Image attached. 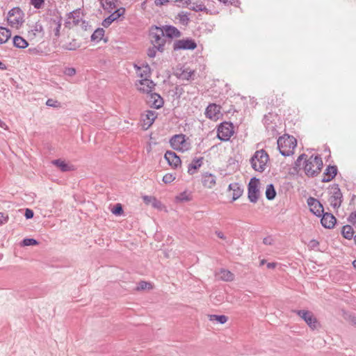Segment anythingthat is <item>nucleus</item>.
Returning a JSON list of instances; mask_svg holds the SVG:
<instances>
[{"label": "nucleus", "mask_w": 356, "mask_h": 356, "mask_svg": "<svg viewBox=\"0 0 356 356\" xmlns=\"http://www.w3.org/2000/svg\"><path fill=\"white\" fill-rule=\"evenodd\" d=\"M277 143L280 153L282 156H287L293 153V150L297 145V140L293 136L284 134L279 137Z\"/></svg>", "instance_id": "f257e3e1"}, {"label": "nucleus", "mask_w": 356, "mask_h": 356, "mask_svg": "<svg viewBox=\"0 0 356 356\" xmlns=\"http://www.w3.org/2000/svg\"><path fill=\"white\" fill-rule=\"evenodd\" d=\"M304 170L308 177L317 176L323 167V161L320 156H311L308 159H305Z\"/></svg>", "instance_id": "f03ea898"}, {"label": "nucleus", "mask_w": 356, "mask_h": 356, "mask_svg": "<svg viewBox=\"0 0 356 356\" xmlns=\"http://www.w3.org/2000/svg\"><path fill=\"white\" fill-rule=\"evenodd\" d=\"M149 40L151 44L156 47L158 51H164L166 39L163 35V28L152 26L149 29Z\"/></svg>", "instance_id": "7ed1b4c3"}, {"label": "nucleus", "mask_w": 356, "mask_h": 356, "mask_svg": "<svg viewBox=\"0 0 356 356\" xmlns=\"http://www.w3.org/2000/svg\"><path fill=\"white\" fill-rule=\"evenodd\" d=\"M269 160L267 152L264 150H257L250 159V163L252 168L259 172H263L266 169V165Z\"/></svg>", "instance_id": "20e7f679"}, {"label": "nucleus", "mask_w": 356, "mask_h": 356, "mask_svg": "<svg viewBox=\"0 0 356 356\" xmlns=\"http://www.w3.org/2000/svg\"><path fill=\"white\" fill-rule=\"evenodd\" d=\"M328 202L334 209H339L342 203L343 195L339 188V184H334L331 186L328 191Z\"/></svg>", "instance_id": "39448f33"}, {"label": "nucleus", "mask_w": 356, "mask_h": 356, "mask_svg": "<svg viewBox=\"0 0 356 356\" xmlns=\"http://www.w3.org/2000/svg\"><path fill=\"white\" fill-rule=\"evenodd\" d=\"M24 16L23 11L19 7H15L8 13V23L13 28H19L24 22Z\"/></svg>", "instance_id": "423d86ee"}, {"label": "nucleus", "mask_w": 356, "mask_h": 356, "mask_svg": "<svg viewBox=\"0 0 356 356\" xmlns=\"http://www.w3.org/2000/svg\"><path fill=\"white\" fill-rule=\"evenodd\" d=\"M170 144L171 147L178 151L182 152H186L191 148V143L186 140V136L180 134L173 136L170 139Z\"/></svg>", "instance_id": "0eeeda50"}, {"label": "nucleus", "mask_w": 356, "mask_h": 356, "mask_svg": "<svg viewBox=\"0 0 356 356\" xmlns=\"http://www.w3.org/2000/svg\"><path fill=\"white\" fill-rule=\"evenodd\" d=\"M234 126L231 122H222L217 129V137L221 141H228L234 134Z\"/></svg>", "instance_id": "6e6552de"}, {"label": "nucleus", "mask_w": 356, "mask_h": 356, "mask_svg": "<svg viewBox=\"0 0 356 356\" xmlns=\"http://www.w3.org/2000/svg\"><path fill=\"white\" fill-rule=\"evenodd\" d=\"M259 180L256 177H252L248 186V197L250 202L256 203L259 196Z\"/></svg>", "instance_id": "1a4fd4ad"}, {"label": "nucleus", "mask_w": 356, "mask_h": 356, "mask_svg": "<svg viewBox=\"0 0 356 356\" xmlns=\"http://www.w3.org/2000/svg\"><path fill=\"white\" fill-rule=\"evenodd\" d=\"M293 312L303 319L311 329L314 330L317 327L318 321L312 312L302 309L293 310Z\"/></svg>", "instance_id": "9d476101"}, {"label": "nucleus", "mask_w": 356, "mask_h": 356, "mask_svg": "<svg viewBox=\"0 0 356 356\" xmlns=\"http://www.w3.org/2000/svg\"><path fill=\"white\" fill-rule=\"evenodd\" d=\"M197 47L195 41L191 38H185L175 41L173 44V49L175 51L184 49V50H193Z\"/></svg>", "instance_id": "9b49d317"}, {"label": "nucleus", "mask_w": 356, "mask_h": 356, "mask_svg": "<svg viewBox=\"0 0 356 356\" xmlns=\"http://www.w3.org/2000/svg\"><path fill=\"white\" fill-rule=\"evenodd\" d=\"M307 204L309 207L311 212L316 216L321 217L323 213L324 209L322 204L316 198L309 197L307 200Z\"/></svg>", "instance_id": "f8f14e48"}, {"label": "nucleus", "mask_w": 356, "mask_h": 356, "mask_svg": "<svg viewBox=\"0 0 356 356\" xmlns=\"http://www.w3.org/2000/svg\"><path fill=\"white\" fill-rule=\"evenodd\" d=\"M125 13V8L123 7L118 8L113 12L108 17L104 19L102 23V26L108 28L112 22L123 17Z\"/></svg>", "instance_id": "ddd939ff"}, {"label": "nucleus", "mask_w": 356, "mask_h": 356, "mask_svg": "<svg viewBox=\"0 0 356 356\" xmlns=\"http://www.w3.org/2000/svg\"><path fill=\"white\" fill-rule=\"evenodd\" d=\"M164 159L167 161L168 163L173 168H177L181 165V161L177 154L172 151H166L164 155Z\"/></svg>", "instance_id": "4468645a"}, {"label": "nucleus", "mask_w": 356, "mask_h": 356, "mask_svg": "<svg viewBox=\"0 0 356 356\" xmlns=\"http://www.w3.org/2000/svg\"><path fill=\"white\" fill-rule=\"evenodd\" d=\"M147 102L152 107L156 109L161 108L164 103L161 95L156 92H152L147 95Z\"/></svg>", "instance_id": "2eb2a0df"}, {"label": "nucleus", "mask_w": 356, "mask_h": 356, "mask_svg": "<svg viewBox=\"0 0 356 356\" xmlns=\"http://www.w3.org/2000/svg\"><path fill=\"white\" fill-rule=\"evenodd\" d=\"M321 222L322 226L327 229H332L334 227L337 219L333 214L330 213H324L321 216Z\"/></svg>", "instance_id": "dca6fc26"}, {"label": "nucleus", "mask_w": 356, "mask_h": 356, "mask_svg": "<svg viewBox=\"0 0 356 356\" xmlns=\"http://www.w3.org/2000/svg\"><path fill=\"white\" fill-rule=\"evenodd\" d=\"M195 70H191L189 67H181L175 73V76L181 80L190 81L193 79Z\"/></svg>", "instance_id": "f3484780"}, {"label": "nucleus", "mask_w": 356, "mask_h": 356, "mask_svg": "<svg viewBox=\"0 0 356 356\" xmlns=\"http://www.w3.org/2000/svg\"><path fill=\"white\" fill-rule=\"evenodd\" d=\"M220 112V107L215 104H210L206 108L205 115L209 119H217Z\"/></svg>", "instance_id": "a211bd4d"}, {"label": "nucleus", "mask_w": 356, "mask_h": 356, "mask_svg": "<svg viewBox=\"0 0 356 356\" xmlns=\"http://www.w3.org/2000/svg\"><path fill=\"white\" fill-rule=\"evenodd\" d=\"M337 172L338 170L336 165H328L323 173L322 181L329 182L332 181L337 175Z\"/></svg>", "instance_id": "6ab92c4d"}, {"label": "nucleus", "mask_w": 356, "mask_h": 356, "mask_svg": "<svg viewBox=\"0 0 356 356\" xmlns=\"http://www.w3.org/2000/svg\"><path fill=\"white\" fill-rule=\"evenodd\" d=\"M163 29V35L168 38H179L181 36V32L175 26L171 25H165L162 26Z\"/></svg>", "instance_id": "aec40b11"}, {"label": "nucleus", "mask_w": 356, "mask_h": 356, "mask_svg": "<svg viewBox=\"0 0 356 356\" xmlns=\"http://www.w3.org/2000/svg\"><path fill=\"white\" fill-rule=\"evenodd\" d=\"M139 83L140 85L139 90L140 91L146 92L147 95L152 93V90L154 89L155 84L152 80L149 79H143L139 81Z\"/></svg>", "instance_id": "412c9836"}, {"label": "nucleus", "mask_w": 356, "mask_h": 356, "mask_svg": "<svg viewBox=\"0 0 356 356\" xmlns=\"http://www.w3.org/2000/svg\"><path fill=\"white\" fill-rule=\"evenodd\" d=\"M228 190L232 191V201L238 199L243 193V188L238 183H232L228 186Z\"/></svg>", "instance_id": "4be33fe9"}, {"label": "nucleus", "mask_w": 356, "mask_h": 356, "mask_svg": "<svg viewBox=\"0 0 356 356\" xmlns=\"http://www.w3.org/2000/svg\"><path fill=\"white\" fill-rule=\"evenodd\" d=\"M202 183L208 188H212L216 185V176L211 173L205 172L202 175Z\"/></svg>", "instance_id": "5701e85b"}, {"label": "nucleus", "mask_w": 356, "mask_h": 356, "mask_svg": "<svg viewBox=\"0 0 356 356\" xmlns=\"http://www.w3.org/2000/svg\"><path fill=\"white\" fill-rule=\"evenodd\" d=\"M157 117V113L153 111H147L145 115H143V126L146 129L149 128L154 122Z\"/></svg>", "instance_id": "b1692460"}, {"label": "nucleus", "mask_w": 356, "mask_h": 356, "mask_svg": "<svg viewBox=\"0 0 356 356\" xmlns=\"http://www.w3.org/2000/svg\"><path fill=\"white\" fill-rule=\"evenodd\" d=\"M134 67L136 69L138 76L142 79H148L151 74V69L147 64L143 65L142 66L134 65Z\"/></svg>", "instance_id": "393cba45"}, {"label": "nucleus", "mask_w": 356, "mask_h": 356, "mask_svg": "<svg viewBox=\"0 0 356 356\" xmlns=\"http://www.w3.org/2000/svg\"><path fill=\"white\" fill-rule=\"evenodd\" d=\"M203 157L195 158L192 162L188 165V173L189 175H193L196 170L200 168L202 164Z\"/></svg>", "instance_id": "a878e982"}, {"label": "nucleus", "mask_w": 356, "mask_h": 356, "mask_svg": "<svg viewBox=\"0 0 356 356\" xmlns=\"http://www.w3.org/2000/svg\"><path fill=\"white\" fill-rule=\"evenodd\" d=\"M52 164L58 167L62 172H68L72 170V166L69 165L65 161L56 159L51 161Z\"/></svg>", "instance_id": "bb28decb"}, {"label": "nucleus", "mask_w": 356, "mask_h": 356, "mask_svg": "<svg viewBox=\"0 0 356 356\" xmlns=\"http://www.w3.org/2000/svg\"><path fill=\"white\" fill-rule=\"evenodd\" d=\"M13 45L19 49H24L28 47V42L19 35H15L13 38Z\"/></svg>", "instance_id": "cd10ccee"}, {"label": "nucleus", "mask_w": 356, "mask_h": 356, "mask_svg": "<svg viewBox=\"0 0 356 356\" xmlns=\"http://www.w3.org/2000/svg\"><path fill=\"white\" fill-rule=\"evenodd\" d=\"M354 234L355 232L351 225H346L342 227L341 234L345 238L348 240L352 239L355 236Z\"/></svg>", "instance_id": "c85d7f7f"}, {"label": "nucleus", "mask_w": 356, "mask_h": 356, "mask_svg": "<svg viewBox=\"0 0 356 356\" xmlns=\"http://www.w3.org/2000/svg\"><path fill=\"white\" fill-rule=\"evenodd\" d=\"M117 0H100L102 8L109 13L116 8L115 2Z\"/></svg>", "instance_id": "c756f323"}, {"label": "nucleus", "mask_w": 356, "mask_h": 356, "mask_svg": "<svg viewBox=\"0 0 356 356\" xmlns=\"http://www.w3.org/2000/svg\"><path fill=\"white\" fill-rule=\"evenodd\" d=\"M11 36V32L9 29L0 26V44L6 42Z\"/></svg>", "instance_id": "7c9ffc66"}, {"label": "nucleus", "mask_w": 356, "mask_h": 356, "mask_svg": "<svg viewBox=\"0 0 356 356\" xmlns=\"http://www.w3.org/2000/svg\"><path fill=\"white\" fill-rule=\"evenodd\" d=\"M104 30L102 28L97 29L91 35V41L99 42L104 35Z\"/></svg>", "instance_id": "2f4dec72"}, {"label": "nucleus", "mask_w": 356, "mask_h": 356, "mask_svg": "<svg viewBox=\"0 0 356 356\" xmlns=\"http://www.w3.org/2000/svg\"><path fill=\"white\" fill-rule=\"evenodd\" d=\"M220 279L223 281L229 282L234 280V274L229 270L221 269L219 273Z\"/></svg>", "instance_id": "473e14b6"}, {"label": "nucleus", "mask_w": 356, "mask_h": 356, "mask_svg": "<svg viewBox=\"0 0 356 356\" xmlns=\"http://www.w3.org/2000/svg\"><path fill=\"white\" fill-rule=\"evenodd\" d=\"M276 196V191L275 189L274 185L273 184H270L267 185L266 190V197L268 200H273L275 199Z\"/></svg>", "instance_id": "72a5a7b5"}, {"label": "nucleus", "mask_w": 356, "mask_h": 356, "mask_svg": "<svg viewBox=\"0 0 356 356\" xmlns=\"http://www.w3.org/2000/svg\"><path fill=\"white\" fill-rule=\"evenodd\" d=\"M208 317H209V321H217L220 324H224L228 320V318L225 315L210 314L208 316Z\"/></svg>", "instance_id": "f704fd0d"}, {"label": "nucleus", "mask_w": 356, "mask_h": 356, "mask_svg": "<svg viewBox=\"0 0 356 356\" xmlns=\"http://www.w3.org/2000/svg\"><path fill=\"white\" fill-rule=\"evenodd\" d=\"M32 32L33 33V35L35 36L40 35L42 36L44 35V29L42 27V25L39 22H36L33 26L32 29Z\"/></svg>", "instance_id": "c9c22d12"}, {"label": "nucleus", "mask_w": 356, "mask_h": 356, "mask_svg": "<svg viewBox=\"0 0 356 356\" xmlns=\"http://www.w3.org/2000/svg\"><path fill=\"white\" fill-rule=\"evenodd\" d=\"M177 19H179V23L182 25H187L190 21L188 14L187 13L181 12L177 15Z\"/></svg>", "instance_id": "e433bc0d"}, {"label": "nucleus", "mask_w": 356, "mask_h": 356, "mask_svg": "<svg viewBox=\"0 0 356 356\" xmlns=\"http://www.w3.org/2000/svg\"><path fill=\"white\" fill-rule=\"evenodd\" d=\"M80 14H81V12H80V10L79 9V10H75L71 12L69 15V18L73 19V23L75 25H77L79 22V20L81 19Z\"/></svg>", "instance_id": "4c0bfd02"}, {"label": "nucleus", "mask_w": 356, "mask_h": 356, "mask_svg": "<svg viewBox=\"0 0 356 356\" xmlns=\"http://www.w3.org/2000/svg\"><path fill=\"white\" fill-rule=\"evenodd\" d=\"M38 241L34 238H26L22 241V246H29L38 245Z\"/></svg>", "instance_id": "58836bf2"}, {"label": "nucleus", "mask_w": 356, "mask_h": 356, "mask_svg": "<svg viewBox=\"0 0 356 356\" xmlns=\"http://www.w3.org/2000/svg\"><path fill=\"white\" fill-rule=\"evenodd\" d=\"M190 9L195 12L204 11L207 10L204 4L197 3H194L193 6L190 8Z\"/></svg>", "instance_id": "ea45409f"}, {"label": "nucleus", "mask_w": 356, "mask_h": 356, "mask_svg": "<svg viewBox=\"0 0 356 356\" xmlns=\"http://www.w3.org/2000/svg\"><path fill=\"white\" fill-rule=\"evenodd\" d=\"M54 22L56 24V27L54 29V35L56 37H59L60 35V30L61 28V17H58V20H54Z\"/></svg>", "instance_id": "a19ab883"}, {"label": "nucleus", "mask_w": 356, "mask_h": 356, "mask_svg": "<svg viewBox=\"0 0 356 356\" xmlns=\"http://www.w3.org/2000/svg\"><path fill=\"white\" fill-rule=\"evenodd\" d=\"M112 213L117 216H120L123 213V209L121 204H116L111 210Z\"/></svg>", "instance_id": "79ce46f5"}, {"label": "nucleus", "mask_w": 356, "mask_h": 356, "mask_svg": "<svg viewBox=\"0 0 356 356\" xmlns=\"http://www.w3.org/2000/svg\"><path fill=\"white\" fill-rule=\"evenodd\" d=\"M175 179V175L172 173H167L163 177V181L165 184H170Z\"/></svg>", "instance_id": "37998d69"}, {"label": "nucleus", "mask_w": 356, "mask_h": 356, "mask_svg": "<svg viewBox=\"0 0 356 356\" xmlns=\"http://www.w3.org/2000/svg\"><path fill=\"white\" fill-rule=\"evenodd\" d=\"M79 45H77L75 42H70L68 44H65L63 47L66 50L73 51L76 50L79 48Z\"/></svg>", "instance_id": "c03bdc74"}, {"label": "nucleus", "mask_w": 356, "mask_h": 356, "mask_svg": "<svg viewBox=\"0 0 356 356\" xmlns=\"http://www.w3.org/2000/svg\"><path fill=\"white\" fill-rule=\"evenodd\" d=\"M9 220L8 215L3 212H0V226L7 223Z\"/></svg>", "instance_id": "a18cd8bd"}, {"label": "nucleus", "mask_w": 356, "mask_h": 356, "mask_svg": "<svg viewBox=\"0 0 356 356\" xmlns=\"http://www.w3.org/2000/svg\"><path fill=\"white\" fill-rule=\"evenodd\" d=\"M46 105L50 107H58L60 106V102L53 99H48L46 102Z\"/></svg>", "instance_id": "49530a36"}, {"label": "nucleus", "mask_w": 356, "mask_h": 356, "mask_svg": "<svg viewBox=\"0 0 356 356\" xmlns=\"http://www.w3.org/2000/svg\"><path fill=\"white\" fill-rule=\"evenodd\" d=\"M306 157H307V155L305 154H300L298 158L297 159V160L295 161V167L297 168H300L301 165H302V161L303 159H306Z\"/></svg>", "instance_id": "de8ad7c7"}, {"label": "nucleus", "mask_w": 356, "mask_h": 356, "mask_svg": "<svg viewBox=\"0 0 356 356\" xmlns=\"http://www.w3.org/2000/svg\"><path fill=\"white\" fill-rule=\"evenodd\" d=\"M157 48L156 47L152 45V47H149L147 50V56L149 57V58H154L156 56V51H157Z\"/></svg>", "instance_id": "09e8293b"}, {"label": "nucleus", "mask_w": 356, "mask_h": 356, "mask_svg": "<svg viewBox=\"0 0 356 356\" xmlns=\"http://www.w3.org/2000/svg\"><path fill=\"white\" fill-rule=\"evenodd\" d=\"M44 3V0H31V3L37 9L40 8Z\"/></svg>", "instance_id": "8fccbe9b"}, {"label": "nucleus", "mask_w": 356, "mask_h": 356, "mask_svg": "<svg viewBox=\"0 0 356 356\" xmlns=\"http://www.w3.org/2000/svg\"><path fill=\"white\" fill-rule=\"evenodd\" d=\"M347 220L350 224L353 225H356V210L349 215Z\"/></svg>", "instance_id": "3c124183"}, {"label": "nucleus", "mask_w": 356, "mask_h": 356, "mask_svg": "<svg viewBox=\"0 0 356 356\" xmlns=\"http://www.w3.org/2000/svg\"><path fill=\"white\" fill-rule=\"evenodd\" d=\"M65 74L69 76H72L76 74V70L74 67H67L65 70Z\"/></svg>", "instance_id": "603ef678"}, {"label": "nucleus", "mask_w": 356, "mask_h": 356, "mask_svg": "<svg viewBox=\"0 0 356 356\" xmlns=\"http://www.w3.org/2000/svg\"><path fill=\"white\" fill-rule=\"evenodd\" d=\"M150 284L148 282H146L145 281H142L139 282L138 286H137L138 290H143L147 288L148 286H149Z\"/></svg>", "instance_id": "864d4df0"}, {"label": "nucleus", "mask_w": 356, "mask_h": 356, "mask_svg": "<svg viewBox=\"0 0 356 356\" xmlns=\"http://www.w3.org/2000/svg\"><path fill=\"white\" fill-rule=\"evenodd\" d=\"M34 213L31 209H26L24 216L26 219H31L33 217Z\"/></svg>", "instance_id": "5fc2aeb1"}, {"label": "nucleus", "mask_w": 356, "mask_h": 356, "mask_svg": "<svg viewBox=\"0 0 356 356\" xmlns=\"http://www.w3.org/2000/svg\"><path fill=\"white\" fill-rule=\"evenodd\" d=\"M176 3H179L182 7L188 6L191 3V0H175Z\"/></svg>", "instance_id": "6e6d98bb"}, {"label": "nucleus", "mask_w": 356, "mask_h": 356, "mask_svg": "<svg viewBox=\"0 0 356 356\" xmlns=\"http://www.w3.org/2000/svg\"><path fill=\"white\" fill-rule=\"evenodd\" d=\"M319 245V243L318 241L315 240V239H312L309 243V246L312 248V249H315Z\"/></svg>", "instance_id": "4d7b16f0"}, {"label": "nucleus", "mask_w": 356, "mask_h": 356, "mask_svg": "<svg viewBox=\"0 0 356 356\" xmlns=\"http://www.w3.org/2000/svg\"><path fill=\"white\" fill-rule=\"evenodd\" d=\"M170 0H155L154 3L156 6H161L168 3Z\"/></svg>", "instance_id": "13d9d810"}, {"label": "nucleus", "mask_w": 356, "mask_h": 356, "mask_svg": "<svg viewBox=\"0 0 356 356\" xmlns=\"http://www.w3.org/2000/svg\"><path fill=\"white\" fill-rule=\"evenodd\" d=\"M220 2H222L225 4H231L236 6L238 3L237 0H219Z\"/></svg>", "instance_id": "bf43d9fd"}, {"label": "nucleus", "mask_w": 356, "mask_h": 356, "mask_svg": "<svg viewBox=\"0 0 356 356\" xmlns=\"http://www.w3.org/2000/svg\"><path fill=\"white\" fill-rule=\"evenodd\" d=\"M273 242V240L270 236L265 237L263 240V243L265 245H272Z\"/></svg>", "instance_id": "052dcab7"}, {"label": "nucleus", "mask_w": 356, "mask_h": 356, "mask_svg": "<svg viewBox=\"0 0 356 356\" xmlns=\"http://www.w3.org/2000/svg\"><path fill=\"white\" fill-rule=\"evenodd\" d=\"M216 235L221 239H225V236L222 232H216Z\"/></svg>", "instance_id": "680f3d73"}, {"label": "nucleus", "mask_w": 356, "mask_h": 356, "mask_svg": "<svg viewBox=\"0 0 356 356\" xmlns=\"http://www.w3.org/2000/svg\"><path fill=\"white\" fill-rule=\"evenodd\" d=\"M275 266H276V263L271 262V263H268V264H267V268H268V269H273V268H274Z\"/></svg>", "instance_id": "e2e57ef3"}, {"label": "nucleus", "mask_w": 356, "mask_h": 356, "mask_svg": "<svg viewBox=\"0 0 356 356\" xmlns=\"http://www.w3.org/2000/svg\"><path fill=\"white\" fill-rule=\"evenodd\" d=\"M0 127L3 128L4 129H7V128H8L6 123L4 122H3L1 119H0Z\"/></svg>", "instance_id": "0e129e2a"}, {"label": "nucleus", "mask_w": 356, "mask_h": 356, "mask_svg": "<svg viewBox=\"0 0 356 356\" xmlns=\"http://www.w3.org/2000/svg\"><path fill=\"white\" fill-rule=\"evenodd\" d=\"M150 199H151V197L150 196H147V195H145L143 197V200L145 202H149L150 201Z\"/></svg>", "instance_id": "69168bd1"}, {"label": "nucleus", "mask_w": 356, "mask_h": 356, "mask_svg": "<svg viewBox=\"0 0 356 356\" xmlns=\"http://www.w3.org/2000/svg\"><path fill=\"white\" fill-rule=\"evenodd\" d=\"M0 70H6V65L0 61Z\"/></svg>", "instance_id": "338daca9"}, {"label": "nucleus", "mask_w": 356, "mask_h": 356, "mask_svg": "<svg viewBox=\"0 0 356 356\" xmlns=\"http://www.w3.org/2000/svg\"><path fill=\"white\" fill-rule=\"evenodd\" d=\"M264 124H268V118L267 115H265L264 118Z\"/></svg>", "instance_id": "774afa93"}]
</instances>
